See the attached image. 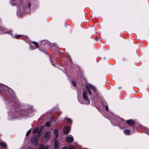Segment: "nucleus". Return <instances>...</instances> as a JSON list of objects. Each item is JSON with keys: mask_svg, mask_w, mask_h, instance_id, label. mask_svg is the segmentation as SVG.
Instances as JSON below:
<instances>
[{"mask_svg": "<svg viewBox=\"0 0 149 149\" xmlns=\"http://www.w3.org/2000/svg\"><path fill=\"white\" fill-rule=\"evenodd\" d=\"M20 11H18L17 12V15H19V16H22L23 15L22 14H20Z\"/></svg>", "mask_w": 149, "mask_h": 149, "instance_id": "obj_22", "label": "nucleus"}, {"mask_svg": "<svg viewBox=\"0 0 149 149\" xmlns=\"http://www.w3.org/2000/svg\"><path fill=\"white\" fill-rule=\"evenodd\" d=\"M54 146L55 148L58 149L59 147V144L58 141L56 140H55L54 142Z\"/></svg>", "mask_w": 149, "mask_h": 149, "instance_id": "obj_10", "label": "nucleus"}, {"mask_svg": "<svg viewBox=\"0 0 149 149\" xmlns=\"http://www.w3.org/2000/svg\"><path fill=\"white\" fill-rule=\"evenodd\" d=\"M38 127H36L33 130L32 133L33 134L36 133L37 132L38 133Z\"/></svg>", "mask_w": 149, "mask_h": 149, "instance_id": "obj_15", "label": "nucleus"}, {"mask_svg": "<svg viewBox=\"0 0 149 149\" xmlns=\"http://www.w3.org/2000/svg\"><path fill=\"white\" fill-rule=\"evenodd\" d=\"M50 131H47L45 133L44 136V137L45 138L46 141L48 140L50 137Z\"/></svg>", "mask_w": 149, "mask_h": 149, "instance_id": "obj_7", "label": "nucleus"}, {"mask_svg": "<svg viewBox=\"0 0 149 149\" xmlns=\"http://www.w3.org/2000/svg\"><path fill=\"white\" fill-rule=\"evenodd\" d=\"M44 126H42L40 127V129L39 130L38 132V136H40L41 135V131L44 128Z\"/></svg>", "mask_w": 149, "mask_h": 149, "instance_id": "obj_12", "label": "nucleus"}, {"mask_svg": "<svg viewBox=\"0 0 149 149\" xmlns=\"http://www.w3.org/2000/svg\"><path fill=\"white\" fill-rule=\"evenodd\" d=\"M54 149H57L56 148H55Z\"/></svg>", "mask_w": 149, "mask_h": 149, "instance_id": "obj_30", "label": "nucleus"}, {"mask_svg": "<svg viewBox=\"0 0 149 149\" xmlns=\"http://www.w3.org/2000/svg\"><path fill=\"white\" fill-rule=\"evenodd\" d=\"M31 130H29L26 133V136H28V135H29L30 134V133L31 132Z\"/></svg>", "mask_w": 149, "mask_h": 149, "instance_id": "obj_23", "label": "nucleus"}, {"mask_svg": "<svg viewBox=\"0 0 149 149\" xmlns=\"http://www.w3.org/2000/svg\"><path fill=\"white\" fill-rule=\"evenodd\" d=\"M54 132L55 134V138L56 139L58 136V130L57 129H55L54 130Z\"/></svg>", "mask_w": 149, "mask_h": 149, "instance_id": "obj_14", "label": "nucleus"}, {"mask_svg": "<svg viewBox=\"0 0 149 149\" xmlns=\"http://www.w3.org/2000/svg\"><path fill=\"white\" fill-rule=\"evenodd\" d=\"M72 84L74 86H76V83L75 81H72Z\"/></svg>", "mask_w": 149, "mask_h": 149, "instance_id": "obj_24", "label": "nucleus"}, {"mask_svg": "<svg viewBox=\"0 0 149 149\" xmlns=\"http://www.w3.org/2000/svg\"><path fill=\"white\" fill-rule=\"evenodd\" d=\"M38 134L37 136L36 135H34L31 139V141L33 143H36L38 142L39 140Z\"/></svg>", "mask_w": 149, "mask_h": 149, "instance_id": "obj_4", "label": "nucleus"}, {"mask_svg": "<svg viewBox=\"0 0 149 149\" xmlns=\"http://www.w3.org/2000/svg\"><path fill=\"white\" fill-rule=\"evenodd\" d=\"M147 134H148V135H149V132H147Z\"/></svg>", "mask_w": 149, "mask_h": 149, "instance_id": "obj_28", "label": "nucleus"}, {"mask_svg": "<svg viewBox=\"0 0 149 149\" xmlns=\"http://www.w3.org/2000/svg\"><path fill=\"white\" fill-rule=\"evenodd\" d=\"M21 36V35H17L16 36V38L17 39H18L19 37H20Z\"/></svg>", "mask_w": 149, "mask_h": 149, "instance_id": "obj_25", "label": "nucleus"}, {"mask_svg": "<svg viewBox=\"0 0 149 149\" xmlns=\"http://www.w3.org/2000/svg\"><path fill=\"white\" fill-rule=\"evenodd\" d=\"M91 90H92L95 93H96V89L95 86L90 84L86 85V89L83 90V98H78V101L80 103L84 104H88L89 103L90 100L88 97L87 94L88 93L90 95H92Z\"/></svg>", "mask_w": 149, "mask_h": 149, "instance_id": "obj_1", "label": "nucleus"}, {"mask_svg": "<svg viewBox=\"0 0 149 149\" xmlns=\"http://www.w3.org/2000/svg\"><path fill=\"white\" fill-rule=\"evenodd\" d=\"M75 148L74 147H71L68 148L67 147H64L62 149H75Z\"/></svg>", "mask_w": 149, "mask_h": 149, "instance_id": "obj_19", "label": "nucleus"}, {"mask_svg": "<svg viewBox=\"0 0 149 149\" xmlns=\"http://www.w3.org/2000/svg\"><path fill=\"white\" fill-rule=\"evenodd\" d=\"M11 111L8 113V115L12 116L13 118H20L28 115L29 112L32 110V108H27L26 109H22L18 111L14 108H12Z\"/></svg>", "mask_w": 149, "mask_h": 149, "instance_id": "obj_2", "label": "nucleus"}, {"mask_svg": "<svg viewBox=\"0 0 149 149\" xmlns=\"http://www.w3.org/2000/svg\"><path fill=\"white\" fill-rule=\"evenodd\" d=\"M45 126L46 127H50L51 126V125L50 124L49 122H47L45 124Z\"/></svg>", "mask_w": 149, "mask_h": 149, "instance_id": "obj_21", "label": "nucleus"}, {"mask_svg": "<svg viewBox=\"0 0 149 149\" xmlns=\"http://www.w3.org/2000/svg\"><path fill=\"white\" fill-rule=\"evenodd\" d=\"M3 91L8 95H10L13 98L12 101L15 103H17L18 100L13 90L8 86L3 84H0V92Z\"/></svg>", "mask_w": 149, "mask_h": 149, "instance_id": "obj_3", "label": "nucleus"}, {"mask_svg": "<svg viewBox=\"0 0 149 149\" xmlns=\"http://www.w3.org/2000/svg\"><path fill=\"white\" fill-rule=\"evenodd\" d=\"M46 52H47V51H45V52H44L45 53H46Z\"/></svg>", "mask_w": 149, "mask_h": 149, "instance_id": "obj_29", "label": "nucleus"}, {"mask_svg": "<svg viewBox=\"0 0 149 149\" xmlns=\"http://www.w3.org/2000/svg\"><path fill=\"white\" fill-rule=\"evenodd\" d=\"M0 31L5 33H10L11 36H13V33H11L10 31H8L7 30L4 29L2 27H0Z\"/></svg>", "mask_w": 149, "mask_h": 149, "instance_id": "obj_6", "label": "nucleus"}, {"mask_svg": "<svg viewBox=\"0 0 149 149\" xmlns=\"http://www.w3.org/2000/svg\"><path fill=\"white\" fill-rule=\"evenodd\" d=\"M27 6H28V8H27V10H25V12L26 13H28L29 11L30 10V7L31 5L29 3H28Z\"/></svg>", "mask_w": 149, "mask_h": 149, "instance_id": "obj_17", "label": "nucleus"}, {"mask_svg": "<svg viewBox=\"0 0 149 149\" xmlns=\"http://www.w3.org/2000/svg\"><path fill=\"white\" fill-rule=\"evenodd\" d=\"M0 145L3 147L6 148L7 147L6 145L3 142H0Z\"/></svg>", "mask_w": 149, "mask_h": 149, "instance_id": "obj_18", "label": "nucleus"}, {"mask_svg": "<svg viewBox=\"0 0 149 149\" xmlns=\"http://www.w3.org/2000/svg\"><path fill=\"white\" fill-rule=\"evenodd\" d=\"M127 123L131 125H132L134 123V121L131 120H129L126 121Z\"/></svg>", "mask_w": 149, "mask_h": 149, "instance_id": "obj_13", "label": "nucleus"}, {"mask_svg": "<svg viewBox=\"0 0 149 149\" xmlns=\"http://www.w3.org/2000/svg\"><path fill=\"white\" fill-rule=\"evenodd\" d=\"M124 132L125 134L126 135H129L130 133V130H124Z\"/></svg>", "mask_w": 149, "mask_h": 149, "instance_id": "obj_16", "label": "nucleus"}, {"mask_svg": "<svg viewBox=\"0 0 149 149\" xmlns=\"http://www.w3.org/2000/svg\"><path fill=\"white\" fill-rule=\"evenodd\" d=\"M48 146L40 144L39 145V147L38 149H48Z\"/></svg>", "mask_w": 149, "mask_h": 149, "instance_id": "obj_8", "label": "nucleus"}, {"mask_svg": "<svg viewBox=\"0 0 149 149\" xmlns=\"http://www.w3.org/2000/svg\"><path fill=\"white\" fill-rule=\"evenodd\" d=\"M70 130V128L67 126H65L63 130V132L65 134H67L68 133Z\"/></svg>", "mask_w": 149, "mask_h": 149, "instance_id": "obj_9", "label": "nucleus"}, {"mask_svg": "<svg viewBox=\"0 0 149 149\" xmlns=\"http://www.w3.org/2000/svg\"><path fill=\"white\" fill-rule=\"evenodd\" d=\"M66 140L68 143L72 142L73 141V137L72 136L69 135L66 138Z\"/></svg>", "mask_w": 149, "mask_h": 149, "instance_id": "obj_5", "label": "nucleus"}, {"mask_svg": "<svg viewBox=\"0 0 149 149\" xmlns=\"http://www.w3.org/2000/svg\"><path fill=\"white\" fill-rule=\"evenodd\" d=\"M98 39V38L97 37L95 38V39L96 41H97Z\"/></svg>", "mask_w": 149, "mask_h": 149, "instance_id": "obj_27", "label": "nucleus"}, {"mask_svg": "<svg viewBox=\"0 0 149 149\" xmlns=\"http://www.w3.org/2000/svg\"><path fill=\"white\" fill-rule=\"evenodd\" d=\"M30 45L31 47H33V45H34L35 47H36L37 48H38V43L35 42H33L31 43Z\"/></svg>", "mask_w": 149, "mask_h": 149, "instance_id": "obj_11", "label": "nucleus"}, {"mask_svg": "<svg viewBox=\"0 0 149 149\" xmlns=\"http://www.w3.org/2000/svg\"><path fill=\"white\" fill-rule=\"evenodd\" d=\"M65 119L70 124L72 123V120L68 118H66Z\"/></svg>", "mask_w": 149, "mask_h": 149, "instance_id": "obj_20", "label": "nucleus"}, {"mask_svg": "<svg viewBox=\"0 0 149 149\" xmlns=\"http://www.w3.org/2000/svg\"><path fill=\"white\" fill-rule=\"evenodd\" d=\"M105 109L107 111H108V109H109V108H108V107L107 106H106L105 107Z\"/></svg>", "mask_w": 149, "mask_h": 149, "instance_id": "obj_26", "label": "nucleus"}]
</instances>
